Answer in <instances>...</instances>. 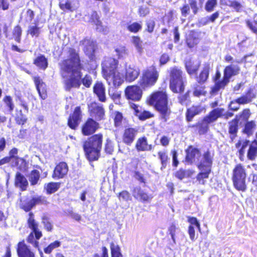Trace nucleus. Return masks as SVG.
<instances>
[{"label": "nucleus", "mask_w": 257, "mask_h": 257, "mask_svg": "<svg viewBox=\"0 0 257 257\" xmlns=\"http://www.w3.org/2000/svg\"><path fill=\"white\" fill-rule=\"evenodd\" d=\"M247 173L244 166L238 163L232 170L231 179L234 187L238 191L244 192L246 190Z\"/></svg>", "instance_id": "0eeeda50"}, {"label": "nucleus", "mask_w": 257, "mask_h": 257, "mask_svg": "<svg viewBox=\"0 0 257 257\" xmlns=\"http://www.w3.org/2000/svg\"><path fill=\"white\" fill-rule=\"evenodd\" d=\"M18 149L16 148H13L11 149L9 153V159L11 160L12 159H14L15 161V164L16 166H18L19 162H21L22 164H23V166L25 167L27 165V162L25 159L23 158H20L18 156Z\"/></svg>", "instance_id": "c9c22d12"}, {"label": "nucleus", "mask_w": 257, "mask_h": 257, "mask_svg": "<svg viewBox=\"0 0 257 257\" xmlns=\"http://www.w3.org/2000/svg\"><path fill=\"white\" fill-rule=\"evenodd\" d=\"M224 110L223 108L213 109L202 118V120L209 125V124L215 122L218 118L222 117Z\"/></svg>", "instance_id": "4be33fe9"}, {"label": "nucleus", "mask_w": 257, "mask_h": 257, "mask_svg": "<svg viewBox=\"0 0 257 257\" xmlns=\"http://www.w3.org/2000/svg\"><path fill=\"white\" fill-rule=\"evenodd\" d=\"M32 199L34 206H35L36 205L47 204L48 203L46 198L43 196L33 197Z\"/></svg>", "instance_id": "0e129e2a"}, {"label": "nucleus", "mask_w": 257, "mask_h": 257, "mask_svg": "<svg viewBox=\"0 0 257 257\" xmlns=\"http://www.w3.org/2000/svg\"><path fill=\"white\" fill-rule=\"evenodd\" d=\"M154 116V114L149 110H143L138 115V118L140 120L144 121Z\"/></svg>", "instance_id": "69168bd1"}, {"label": "nucleus", "mask_w": 257, "mask_h": 257, "mask_svg": "<svg viewBox=\"0 0 257 257\" xmlns=\"http://www.w3.org/2000/svg\"><path fill=\"white\" fill-rule=\"evenodd\" d=\"M187 128L192 129L194 133L199 135H205L209 131V126L205 123L202 119L195 123L188 124Z\"/></svg>", "instance_id": "5701e85b"}, {"label": "nucleus", "mask_w": 257, "mask_h": 257, "mask_svg": "<svg viewBox=\"0 0 257 257\" xmlns=\"http://www.w3.org/2000/svg\"><path fill=\"white\" fill-rule=\"evenodd\" d=\"M194 173V171L192 170H185L183 168H180L174 173V176L178 179L182 180L184 178L191 177Z\"/></svg>", "instance_id": "58836bf2"}, {"label": "nucleus", "mask_w": 257, "mask_h": 257, "mask_svg": "<svg viewBox=\"0 0 257 257\" xmlns=\"http://www.w3.org/2000/svg\"><path fill=\"white\" fill-rule=\"evenodd\" d=\"M217 5V0H207L205 4V10L207 12H212Z\"/></svg>", "instance_id": "680f3d73"}, {"label": "nucleus", "mask_w": 257, "mask_h": 257, "mask_svg": "<svg viewBox=\"0 0 257 257\" xmlns=\"http://www.w3.org/2000/svg\"><path fill=\"white\" fill-rule=\"evenodd\" d=\"M189 5L185 4L180 8L181 15L183 17H186L189 14L190 8L192 9L194 15H196L199 11V8L196 0H189Z\"/></svg>", "instance_id": "cd10ccee"}, {"label": "nucleus", "mask_w": 257, "mask_h": 257, "mask_svg": "<svg viewBox=\"0 0 257 257\" xmlns=\"http://www.w3.org/2000/svg\"><path fill=\"white\" fill-rule=\"evenodd\" d=\"M145 26V32L151 34L153 33L155 28V21L154 20H148L146 21Z\"/></svg>", "instance_id": "e2e57ef3"}, {"label": "nucleus", "mask_w": 257, "mask_h": 257, "mask_svg": "<svg viewBox=\"0 0 257 257\" xmlns=\"http://www.w3.org/2000/svg\"><path fill=\"white\" fill-rule=\"evenodd\" d=\"M102 73L104 78L107 81L111 78L112 74V70L108 66L107 63L104 62L102 64Z\"/></svg>", "instance_id": "5fc2aeb1"}, {"label": "nucleus", "mask_w": 257, "mask_h": 257, "mask_svg": "<svg viewBox=\"0 0 257 257\" xmlns=\"http://www.w3.org/2000/svg\"><path fill=\"white\" fill-rule=\"evenodd\" d=\"M140 74L139 70L136 68L129 67L125 73V79L128 82L135 80Z\"/></svg>", "instance_id": "4c0bfd02"}, {"label": "nucleus", "mask_w": 257, "mask_h": 257, "mask_svg": "<svg viewBox=\"0 0 257 257\" xmlns=\"http://www.w3.org/2000/svg\"><path fill=\"white\" fill-rule=\"evenodd\" d=\"M82 119V113L80 106H76L70 114L67 119V125L71 130H76Z\"/></svg>", "instance_id": "ddd939ff"}, {"label": "nucleus", "mask_w": 257, "mask_h": 257, "mask_svg": "<svg viewBox=\"0 0 257 257\" xmlns=\"http://www.w3.org/2000/svg\"><path fill=\"white\" fill-rule=\"evenodd\" d=\"M113 121L114 126L118 128H122L123 124L127 122L126 118L123 117L122 113L119 111H115L114 112Z\"/></svg>", "instance_id": "e433bc0d"}, {"label": "nucleus", "mask_w": 257, "mask_h": 257, "mask_svg": "<svg viewBox=\"0 0 257 257\" xmlns=\"http://www.w3.org/2000/svg\"><path fill=\"white\" fill-rule=\"evenodd\" d=\"M199 33L196 30H190L185 35V43L188 47L192 48L199 42Z\"/></svg>", "instance_id": "393cba45"}, {"label": "nucleus", "mask_w": 257, "mask_h": 257, "mask_svg": "<svg viewBox=\"0 0 257 257\" xmlns=\"http://www.w3.org/2000/svg\"><path fill=\"white\" fill-rule=\"evenodd\" d=\"M60 245V241L55 240L49 244L47 247H45L44 248V251L46 254H50L54 249L59 247Z\"/></svg>", "instance_id": "052dcab7"}, {"label": "nucleus", "mask_w": 257, "mask_h": 257, "mask_svg": "<svg viewBox=\"0 0 257 257\" xmlns=\"http://www.w3.org/2000/svg\"><path fill=\"white\" fill-rule=\"evenodd\" d=\"M138 133L139 128L137 127H125L122 135V142L126 145L131 146L136 140Z\"/></svg>", "instance_id": "2eb2a0df"}, {"label": "nucleus", "mask_w": 257, "mask_h": 257, "mask_svg": "<svg viewBox=\"0 0 257 257\" xmlns=\"http://www.w3.org/2000/svg\"><path fill=\"white\" fill-rule=\"evenodd\" d=\"M14 185L21 191H24L27 189L29 183L26 178L22 173L18 172L15 175Z\"/></svg>", "instance_id": "c85d7f7f"}, {"label": "nucleus", "mask_w": 257, "mask_h": 257, "mask_svg": "<svg viewBox=\"0 0 257 257\" xmlns=\"http://www.w3.org/2000/svg\"><path fill=\"white\" fill-rule=\"evenodd\" d=\"M29 217L27 219V225L29 228L32 231L29 234L27 237V241L32 244L35 247H39V240L43 236L42 231L39 228V224L35 219V216L32 212L28 214Z\"/></svg>", "instance_id": "6e6552de"}, {"label": "nucleus", "mask_w": 257, "mask_h": 257, "mask_svg": "<svg viewBox=\"0 0 257 257\" xmlns=\"http://www.w3.org/2000/svg\"><path fill=\"white\" fill-rule=\"evenodd\" d=\"M158 158L161 162V169H165L170 162V158L168 156L167 151H159L158 152Z\"/></svg>", "instance_id": "79ce46f5"}, {"label": "nucleus", "mask_w": 257, "mask_h": 257, "mask_svg": "<svg viewBox=\"0 0 257 257\" xmlns=\"http://www.w3.org/2000/svg\"><path fill=\"white\" fill-rule=\"evenodd\" d=\"M15 120L18 125H23L27 122L28 118L26 115L23 113L21 109L17 108L16 109Z\"/></svg>", "instance_id": "a18cd8bd"}, {"label": "nucleus", "mask_w": 257, "mask_h": 257, "mask_svg": "<svg viewBox=\"0 0 257 257\" xmlns=\"http://www.w3.org/2000/svg\"><path fill=\"white\" fill-rule=\"evenodd\" d=\"M245 23L249 29L257 35V20L247 19L245 21Z\"/></svg>", "instance_id": "13d9d810"}, {"label": "nucleus", "mask_w": 257, "mask_h": 257, "mask_svg": "<svg viewBox=\"0 0 257 257\" xmlns=\"http://www.w3.org/2000/svg\"><path fill=\"white\" fill-rule=\"evenodd\" d=\"M61 184L60 182H51L45 185L44 189L47 194H51L58 190Z\"/></svg>", "instance_id": "37998d69"}, {"label": "nucleus", "mask_w": 257, "mask_h": 257, "mask_svg": "<svg viewBox=\"0 0 257 257\" xmlns=\"http://www.w3.org/2000/svg\"><path fill=\"white\" fill-rule=\"evenodd\" d=\"M124 81L123 70H119L118 67V61L113 59V86H119Z\"/></svg>", "instance_id": "a878e982"}, {"label": "nucleus", "mask_w": 257, "mask_h": 257, "mask_svg": "<svg viewBox=\"0 0 257 257\" xmlns=\"http://www.w3.org/2000/svg\"><path fill=\"white\" fill-rule=\"evenodd\" d=\"M80 43L84 46L83 51L85 55L88 58L90 61H95L98 49L96 42L89 38L85 37L80 41Z\"/></svg>", "instance_id": "9d476101"}, {"label": "nucleus", "mask_w": 257, "mask_h": 257, "mask_svg": "<svg viewBox=\"0 0 257 257\" xmlns=\"http://www.w3.org/2000/svg\"><path fill=\"white\" fill-rule=\"evenodd\" d=\"M20 208L23 209L25 212H29L34 207L32 199L28 197L25 199L21 200L20 204Z\"/></svg>", "instance_id": "c03bdc74"}, {"label": "nucleus", "mask_w": 257, "mask_h": 257, "mask_svg": "<svg viewBox=\"0 0 257 257\" xmlns=\"http://www.w3.org/2000/svg\"><path fill=\"white\" fill-rule=\"evenodd\" d=\"M214 152L207 149L202 154V160L196 164L197 168L200 171L196 176L198 184L204 185L211 173Z\"/></svg>", "instance_id": "20e7f679"}, {"label": "nucleus", "mask_w": 257, "mask_h": 257, "mask_svg": "<svg viewBox=\"0 0 257 257\" xmlns=\"http://www.w3.org/2000/svg\"><path fill=\"white\" fill-rule=\"evenodd\" d=\"M29 180L31 186L37 184L40 179V173L36 170H32L29 175Z\"/></svg>", "instance_id": "09e8293b"}, {"label": "nucleus", "mask_w": 257, "mask_h": 257, "mask_svg": "<svg viewBox=\"0 0 257 257\" xmlns=\"http://www.w3.org/2000/svg\"><path fill=\"white\" fill-rule=\"evenodd\" d=\"M143 90L144 89L138 84L128 86L124 90L125 95L128 100L139 101L142 97Z\"/></svg>", "instance_id": "4468645a"}, {"label": "nucleus", "mask_w": 257, "mask_h": 257, "mask_svg": "<svg viewBox=\"0 0 257 257\" xmlns=\"http://www.w3.org/2000/svg\"><path fill=\"white\" fill-rule=\"evenodd\" d=\"M67 53L68 57L59 63L61 76L64 78L67 74H70L64 81L65 89L70 90L72 88H79L81 84L85 87L89 88L92 83V77L88 74L82 77L81 71L84 66L78 51L73 47H69Z\"/></svg>", "instance_id": "f257e3e1"}, {"label": "nucleus", "mask_w": 257, "mask_h": 257, "mask_svg": "<svg viewBox=\"0 0 257 257\" xmlns=\"http://www.w3.org/2000/svg\"><path fill=\"white\" fill-rule=\"evenodd\" d=\"M187 221L190 223L189 225L196 226L199 231L201 230L200 224L196 217L193 216H188Z\"/></svg>", "instance_id": "774afa93"}, {"label": "nucleus", "mask_w": 257, "mask_h": 257, "mask_svg": "<svg viewBox=\"0 0 257 257\" xmlns=\"http://www.w3.org/2000/svg\"><path fill=\"white\" fill-rule=\"evenodd\" d=\"M97 121L92 118H88L81 126L82 134L85 136L93 134L99 127V124Z\"/></svg>", "instance_id": "dca6fc26"}, {"label": "nucleus", "mask_w": 257, "mask_h": 257, "mask_svg": "<svg viewBox=\"0 0 257 257\" xmlns=\"http://www.w3.org/2000/svg\"><path fill=\"white\" fill-rule=\"evenodd\" d=\"M146 103L153 106L159 112L161 119L166 122L171 113V108L168 104V96L166 85L161 90L153 92L146 99Z\"/></svg>", "instance_id": "f03ea898"}, {"label": "nucleus", "mask_w": 257, "mask_h": 257, "mask_svg": "<svg viewBox=\"0 0 257 257\" xmlns=\"http://www.w3.org/2000/svg\"><path fill=\"white\" fill-rule=\"evenodd\" d=\"M33 63L43 70H45L48 66V60L44 55L37 56L34 60Z\"/></svg>", "instance_id": "a19ab883"}, {"label": "nucleus", "mask_w": 257, "mask_h": 257, "mask_svg": "<svg viewBox=\"0 0 257 257\" xmlns=\"http://www.w3.org/2000/svg\"><path fill=\"white\" fill-rule=\"evenodd\" d=\"M126 29L130 32L136 34L142 29V25L141 22H134L128 24Z\"/></svg>", "instance_id": "603ef678"}, {"label": "nucleus", "mask_w": 257, "mask_h": 257, "mask_svg": "<svg viewBox=\"0 0 257 257\" xmlns=\"http://www.w3.org/2000/svg\"><path fill=\"white\" fill-rule=\"evenodd\" d=\"M256 127V124L254 120H250L245 122L242 133L249 137L253 134V130Z\"/></svg>", "instance_id": "de8ad7c7"}, {"label": "nucleus", "mask_w": 257, "mask_h": 257, "mask_svg": "<svg viewBox=\"0 0 257 257\" xmlns=\"http://www.w3.org/2000/svg\"><path fill=\"white\" fill-rule=\"evenodd\" d=\"M185 161L187 164L196 165L201 161L200 158L201 156V152L199 148L190 145L185 150Z\"/></svg>", "instance_id": "f8f14e48"}, {"label": "nucleus", "mask_w": 257, "mask_h": 257, "mask_svg": "<svg viewBox=\"0 0 257 257\" xmlns=\"http://www.w3.org/2000/svg\"><path fill=\"white\" fill-rule=\"evenodd\" d=\"M132 192L133 197L143 203L150 202L153 198L152 194L146 192L140 186L134 187Z\"/></svg>", "instance_id": "a211bd4d"}, {"label": "nucleus", "mask_w": 257, "mask_h": 257, "mask_svg": "<svg viewBox=\"0 0 257 257\" xmlns=\"http://www.w3.org/2000/svg\"><path fill=\"white\" fill-rule=\"evenodd\" d=\"M190 93L191 91L188 90L185 93L180 94L178 96V102L182 105L187 106L189 105L191 102Z\"/></svg>", "instance_id": "49530a36"}, {"label": "nucleus", "mask_w": 257, "mask_h": 257, "mask_svg": "<svg viewBox=\"0 0 257 257\" xmlns=\"http://www.w3.org/2000/svg\"><path fill=\"white\" fill-rule=\"evenodd\" d=\"M59 7L63 11H67L72 12L74 11L72 3L69 0H67L64 3H59Z\"/></svg>", "instance_id": "bf43d9fd"}, {"label": "nucleus", "mask_w": 257, "mask_h": 257, "mask_svg": "<svg viewBox=\"0 0 257 257\" xmlns=\"http://www.w3.org/2000/svg\"><path fill=\"white\" fill-rule=\"evenodd\" d=\"M247 158L248 160L254 161L257 157V140H253L249 145L247 151Z\"/></svg>", "instance_id": "f704fd0d"}, {"label": "nucleus", "mask_w": 257, "mask_h": 257, "mask_svg": "<svg viewBox=\"0 0 257 257\" xmlns=\"http://www.w3.org/2000/svg\"><path fill=\"white\" fill-rule=\"evenodd\" d=\"M177 230H179V228L174 223H172L168 228V231L171 235V238L173 242H176V233Z\"/></svg>", "instance_id": "338daca9"}, {"label": "nucleus", "mask_w": 257, "mask_h": 257, "mask_svg": "<svg viewBox=\"0 0 257 257\" xmlns=\"http://www.w3.org/2000/svg\"><path fill=\"white\" fill-rule=\"evenodd\" d=\"M210 65L208 63H205L199 75L196 77V81L200 84L205 83L209 76Z\"/></svg>", "instance_id": "7c9ffc66"}, {"label": "nucleus", "mask_w": 257, "mask_h": 257, "mask_svg": "<svg viewBox=\"0 0 257 257\" xmlns=\"http://www.w3.org/2000/svg\"><path fill=\"white\" fill-rule=\"evenodd\" d=\"M17 252L19 257H35V254L23 239L17 244Z\"/></svg>", "instance_id": "b1692460"}, {"label": "nucleus", "mask_w": 257, "mask_h": 257, "mask_svg": "<svg viewBox=\"0 0 257 257\" xmlns=\"http://www.w3.org/2000/svg\"><path fill=\"white\" fill-rule=\"evenodd\" d=\"M132 43L135 46L138 52L142 54L143 52L144 47L143 41L139 36H133L131 40Z\"/></svg>", "instance_id": "8fccbe9b"}, {"label": "nucleus", "mask_w": 257, "mask_h": 257, "mask_svg": "<svg viewBox=\"0 0 257 257\" xmlns=\"http://www.w3.org/2000/svg\"><path fill=\"white\" fill-rule=\"evenodd\" d=\"M250 115L249 109L245 108L243 109L239 114L236 115L234 118L228 122V133L230 143H233L237 136L240 119L246 121Z\"/></svg>", "instance_id": "1a4fd4ad"}, {"label": "nucleus", "mask_w": 257, "mask_h": 257, "mask_svg": "<svg viewBox=\"0 0 257 257\" xmlns=\"http://www.w3.org/2000/svg\"><path fill=\"white\" fill-rule=\"evenodd\" d=\"M103 136L99 133L88 138L83 143V149L89 162L97 161L100 156Z\"/></svg>", "instance_id": "7ed1b4c3"}, {"label": "nucleus", "mask_w": 257, "mask_h": 257, "mask_svg": "<svg viewBox=\"0 0 257 257\" xmlns=\"http://www.w3.org/2000/svg\"><path fill=\"white\" fill-rule=\"evenodd\" d=\"M27 34H30L32 37H38L40 34V28L35 24L34 26H30L27 30Z\"/></svg>", "instance_id": "4d7b16f0"}, {"label": "nucleus", "mask_w": 257, "mask_h": 257, "mask_svg": "<svg viewBox=\"0 0 257 257\" xmlns=\"http://www.w3.org/2000/svg\"><path fill=\"white\" fill-rule=\"evenodd\" d=\"M3 100L5 104L7 110L9 112H12L14 110L15 106L12 97L10 95H6L4 97Z\"/></svg>", "instance_id": "6e6d98bb"}, {"label": "nucleus", "mask_w": 257, "mask_h": 257, "mask_svg": "<svg viewBox=\"0 0 257 257\" xmlns=\"http://www.w3.org/2000/svg\"><path fill=\"white\" fill-rule=\"evenodd\" d=\"M249 145V141L247 140L239 139L235 144V147L237 149L238 157L240 161L244 160L245 149Z\"/></svg>", "instance_id": "c756f323"}, {"label": "nucleus", "mask_w": 257, "mask_h": 257, "mask_svg": "<svg viewBox=\"0 0 257 257\" xmlns=\"http://www.w3.org/2000/svg\"><path fill=\"white\" fill-rule=\"evenodd\" d=\"M160 71L156 66L152 65L142 70L141 75L138 81L144 91L154 87L158 82L160 78Z\"/></svg>", "instance_id": "39448f33"}, {"label": "nucleus", "mask_w": 257, "mask_h": 257, "mask_svg": "<svg viewBox=\"0 0 257 257\" xmlns=\"http://www.w3.org/2000/svg\"><path fill=\"white\" fill-rule=\"evenodd\" d=\"M93 90L100 101H106L105 88L102 82L96 81L93 85Z\"/></svg>", "instance_id": "2f4dec72"}, {"label": "nucleus", "mask_w": 257, "mask_h": 257, "mask_svg": "<svg viewBox=\"0 0 257 257\" xmlns=\"http://www.w3.org/2000/svg\"><path fill=\"white\" fill-rule=\"evenodd\" d=\"M185 87L184 79L169 81V88L174 93H182Z\"/></svg>", "instance_id": "473e14b6"}, {"label": "nucleus", "mask_w": 257, "mask_h": 257, "mask_svg": "<svg viewBox=\"0 0 257 257\" xmlns=\"http://www.w3.org/2000/svg\"><path fill=\"white\" fill-rule=\"evenodd\" d=\"M135 148L138 152L150 151L153 149V146L148 144L147 137L144 136L138 139Z\"/></svg>", "instance_id": "bb28decb"}, {"label": "nucleus", "mask_w": 257, "mask_h": 257, "mask_svg": "<svg viewBox=\"0 0 257 257\" xmlns=\"http://www.w3.org/2000/svg\"><path fill=\"white\" fill-rule=\"evenodd\" d=\"M205 110V108L202 105H192L191 107L186 109L185 112V120L187 122L193 121L194 117L201 114Z\"/></svg>", "instance_id": "aec40b11"}, {"label": "nucleus", "mask_w": 257, "mask_h": 257, "mask_svg": "<svg viewBox=\"0 0 257 257\" xmlns=\"http://www.w3.org/2000/svg\"><path fill=\"white\" fill-rule=\"evenodd\" d=\"M22 35V29L19 25H17L14 27L12 32V37L14 40L17 43L21 42V37Z\"/></svg>", "instance_id": "3c124183"}, {"label": "nucleus", "mask_w": 257, "mask_h": 257, "mask_svg": "<svg viewBox=\"0 0 257 257\" xmlns=\"http://www.w3.org/2000/svg\"><path fill=\"white\" fill-rule=\"evenodd\" d=\"M184 75L183 71L177 66L171 67L169 71V81L184 79Z\"/></svg>", "instance_id": "72a5a7b5"}, {"label": "nucleus", "mask_w": 257, "mask_h": 257, "mask_svg": "<svg viewBox=\"0 0 257 257\" xmlns=\"http://www.w3.org/2000/svg\"><path fill=\"white\" fill-rule=\"evenodd\" d=\"M36 88L41 99L44 100L47 97V89L46 83L39 76L33 77Z\"/></svg>", "instance_id": "412c9836"}, {"label": "nucleus", "mask_w": 257, "mask_h": 257, "mask_svg": "<svg viewBox=\"0 0 257 257\" xmlns=\"http://www.w3.org/2000/svg\"><path fill=\"white\" fill-rule=\"evenodd\" d=\"M240 71V68L237 65L231 63L226 65L223 69V76L220 81L214 83L211 87L210 93L211 95H216L220 89H224L229 82L230 78L237 75Z\"/></svg>", "instance_id": "423d86ee"}, {"label": "nucleus", "mask_w": 257, "mask_h": 257, "mask_svg": "<svg viewBox=\"0 0 257 257\" xmlns=\"http://www.w3.org/2000/svg\"><path fill=\"white\" fill-rule=\"evenodd\" d=\"M68 166L66 163L61 162L55 167L52 174V177L55 180L64 178L68 172Z\"/></svg>", "instance_id": "6ab92c4d"}, {"label": "nucleus", "mask_w": 257, "mask_h": 257, "mask_svg": "<svg viewBox=\"0 0 257 257\" xmlns=\"http://www.w3.org/2000/svg\"><path fill=\"white\" fill-rule=\"evenodd\" d=\"M185 67L188 74L192 75L197 73L199 70L200 64H196L193 61L189 60L186 62Z\"/></svg>", "instance_id": "ea45409f"}, {"label": "nucleus", "mask_w": 257, "mask_h": 257, "mask_svg": "<svg viewBox=\"0 0 257 257\" xmlns=\"http://www.w3.org/2000/svg\"><path fill=\"white\" fill-rule=\"evenodd\" d=\"M256 97V94L254 89L250 87L247 89L244 94L241 95L230 102L229 105V109L233 111H237L239 109V107L238 106H233V104L235 103L239 105L247 104L250 103Z\"/></svg>", "instance_id": "9b49d317"}, {"label": "nucleus", "mask_w": 257, "mask_h": 257, "mask_svg": "<svg viewBox=\"0 0 257 257\" xmlns=\"http://www.w3.org/2000/svg\"><path fill=\"white\" fill-rule=\"evenodd\" d=\"M88 112L90 116L97 121L104 119V110L101 105L96 102H92L88 105Z\"/></svg>", "instance_id": "f3484780"}, {"label": "nucleus", "mask_w": 257, "mask_h": 257, "mask_svg": "<svg viewBox=\"0 0 257 257\" xmlns=\"http://www.w3.org/2000/svg\"><path fill=\"white\" fill-rule=\"evenodd\" d=\"M41 220L44 229L48 232H51L53 229V225L49 217L47 215H43Z\"/></svg>", "instance_id": "864d4df0"}]
</instances>
